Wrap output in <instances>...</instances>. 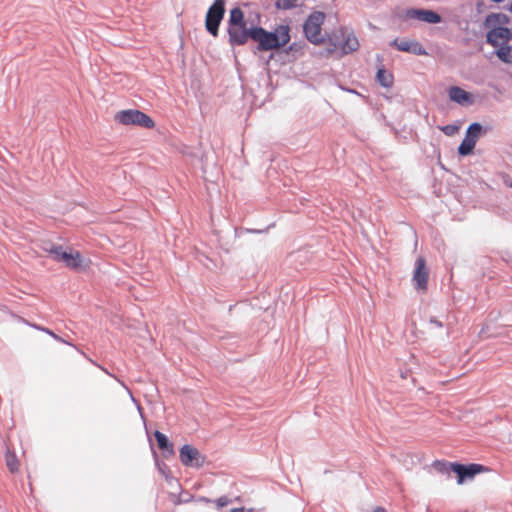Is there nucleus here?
<instances>
[{"instance_id": "obj_14", "label": "nucleus", "mask_w": 512, "mask_h": 512, "mask_svg": "<svg viewBox=\"0 0 512 512\" xmlns=\"http://www.w3.org/2000/svg\"><path fill=\"white\" fill-rule=\"evenodd\" d=\"M509 22V16L504 13H490L486 16L484 25L486 27H497V25L502 26L508 24Z\"/></svg>"}, {"instance_id": "obj_1", "label": "nucleus", "mask_w": 512, "mask_h": 512, "mask_svg": "<svg viewBox=\"0 0 512 512\" xmlns=\"http://www.w3.org/2000/svg\"><path fill=\"white\" fill-rule=\"evenodd\" d=\"M259 25L245 19L240 7H234L229 12L227 20L228 43L231 47L244 46L249 40L256 41Z\"/></svg>"}, {"instance_id": "obj_22", "label": "nucleus", "mask_w": 512, "mask_h": 512, "mask_svg": "<svg viewBox=\"0 0 512 512\" xmlns=\"http://www.w3.org/2000/svg\"><path fill=\"white\" fill-rule=\"evenodd\" d=\"M298 0H274V5L278 10H288L297 6Z\"/></svg>"}, {"instance_id": "obj_27", "label": "nucleus", "mask_w": 512, "mask_h": 512, "mask_svg": "<svg viewBox=\"0 0 512 512\" xmlns=\"http://www.w3.org/2000/svg\"><path fill=\"white\" fill-rule=\"evenodd\" d=\"M467 128H474V129H477V128H484L480 123L478 122H472L470 123Z\"/></svg>"}, {"instance_id": "obj_5", "label": "nucleus", "mask_w": 512, "mask_h": 512, "mask_svg": "<svg viewBox=\"0 0 512 512\" xmlns=\"http://www.w3.org/2000/svg\"><path fill=\"white\" fill-rule=\"evenodd\" d=\"M226 0H215L208 8L205 16V29L213 37L219 34V27L224 18Z\"/></svg>"}, {"instance_id": "obj_19", "label": "nucleus", "mask_w": 512, "mask_h": 512, "mask_svg": "<svg viewBox=\"0 0 512 512\" xmlns=\"http://www.w3.org/2000/svg\"><path fill=\"white\" fill-rule=\"evenodd\" d=\"M390 46L396 48L398 51H401V52H409L410 50V40H406V39H394L393 41L390 42Z\"/></svg>"}, {"instance_id": "obj_35", "label": "nucleus", "mask_w": 512, "mask_h": 512, "mask_svg": "<svg viewBox=\"0 0 512 512\" xmlns=\"http://www.w3.org/2000/svg\"><path fill=\"white\" fill-rule=\"evenodd\" d=\"M235 500H236V501H241V497H240V496H237V497L235 498Z\"/></svg>"}, {"instance_id": "obj_21", "label": "nucleus", "mask_w": 512, "mask_h": 512, "mask_svg": "<svg viewBox=\"0 0 512 512\" xmlns=\"http://www.w3.org/2000/svg\"><path fill=\"white\" fill-rule=\"evenodd\" d=\"M408 53H411V54H414L417 56H422V55L428 54L426 49L416 40H410V50Z\"/></svg>"}, {"instance_id": "obj_20", "label": "nucleus", "mask_w": 512, "mask_h": 512, "mask_svg": "<svg viewBox=\"0 0 512 512\" xmlns=\"http://www.w3.org/2000/svg\"><path fill=\"white\" fill-rule=\"evenodd\" d=\"M510 51H511V47L508 45H504V46H501L500 48H498V50L496 51V55L504 63H511L512 60L509 57Z\"/></svg>"}, {"instance_id": "obj_30", "label": "nucleus", "mask_w": 512, "mask_h": 512, "mask_svg": "<svg viewBox=\"0 0 512 512\" xmlns=\"http://www.w3.org/2000/svg\"><path fill=\"white\" fill-rule=\"evenodd\" d=\"M297 48H296V43H292L291 45L288 46V48L286 49L287 52H290V51H296Z\"/></svg>"}, {"instance_id": "obj_7", "label": "nucleus", "mask_w": 512, "mask_h": 512, "mask_svg": "<svg viewBox=\"0 0 512 512\" xmlns=\"http://www.w3.org/2000/svg\"><path fill=\"white\" fill-rule=\"evenodd\" d=\"M399 17L402 19H416L429 24H438L442 21L439 13L423 8H407Z\"/></svg>"}, {"instance_id": "obj_17", "label": "nucleus", "mask_w": 512, "mask_h": 512, "mask_svg": "<svg viewBox=\"0 0 512 512\" xmlns=\"http://www.w3.org/2000/svg\"><path fill=\"white\" fill-rule=\"evenodd\" d=\"M155 439L157 441L158 447L161 450L170 449L172 451V444L169 442L167 436L160 431H155L154 433Z\"/></svg>"}, {"instance_id": "obj_10", "label": "nucleus", "mask_w": 512, "mask_h": 512, "mask_svg": "<svg viewBox=\"0 0 512 512\" xmlns=\"http://www.w3.org/2000/svg\"><path fill=\"white\" fill-rule=\"evenodd\" d=\"M429 271L424 257L419 256L415 261V271L413 273V284L417 291L425 293L428 288Z\"/></svg>"}, {"instance_id": "obj_6", "label": "nucleus", "mask_w": 512, "mask_h": 512, "mask_svg": "<svg viewBox=\"0 0 512 512\" xmlns=\"http://www.w3.org/2000/svg\"><path fill=\"white\" fill-rule=\"evenodd\" d=\"M54 258L58 261L63 262L66 267L70 269H80L88 266L89 262H86L78 251H64L61 247H57L51 250Z\"/></svg>"}, {"instance_id": "obj_12", "label": "nucleus", "mask_w": 512, "mask_h": 512, "mask_svg": "<svg viewBox=\"0 0 512 512\" xmlns=\"http://www.w3.org/2000/svg\"><path fill=\"white\" fill-rule=\"evenodd\" d=\"M482 130H467L464 139L458 147V153L461 156H467L473 152V149L481 136Z\"/></svg>"}, {"instance_id": "obj_31", "label": "nucleus", "mask_w": 512, "mask_h": 512, "mask_svg": "<svg viewBox=\"0 0 512 512\" xmlns=\"http://www.w3.org/2000/svg\"><path fill=\"white\" fill-rule=\"evenodd\" d=\"M373 512H388L384 507L377 506Z\"/></svg>"}, {"instance_id": "obj_8", "label": "nucleus", "mask_w": 512, "mask_h": 512, "mask_svg": "<svg viewBox=\"0 0 512 512\" xmlns=\"http://www.w3.org/2000/svg\"><path fill=\"white\" fill-rule=\"evenodd\" d=\"M449 466L451 471L457 475V483L459 485L463 484L466 479H473L477 474L487 471L486 467L475 463L469 465L450 463Z\"/></svg>"}, {"instance_id": "obj_24", "label": "nucleus", "mask_w": 512, "mask_h": 512, "mask_svg": "<svg viewBox=\"0 0 512 512\" xmlns=\"http://www.w3.org/2000/svg\"><path fill=\"white\" fill-rule=\"evenodd\" d=\"M218 509H221L231 503L227 496H221L213 501Z\"/></svg>"}, {"instance_id": "obj_2", "label": "nucleus", "mask_w": 512, "mask_h": 512, "mask_svg": "<svg viewBox=\"0 0 512 512\" xmlns=\"http://www.w3.org/2000/svg\"><path fill=\"white\" fill-rule=\"evenodd\" d=\"M290 39V27L288 25H279L274 31H268L259 25L253 53L280 49L286 46Z\"/></svg>"}, {"instance_id": "obj_33", "label": "nucleus", "mask_w": 512, "mask_h": 512, "mask_svg": "<svg viewBox=\"0 0 512 512\" xmlns=\"http://www.w3.org/2000/svg\"><path fill=\"white\" fill-rule=\"evenodd\" d=\"M199 501L204 502V503H211L212 502V500H210L209 498H206V497H201L199 499Z\"/></svg>"}, {"instance_id": "obj_4", "label": "nucleus", "mask_w": 512, "mask_h": 512, "mask_svg": "<svg viewBox=\"0 0 512 512\" xmlns=\"http://www.w3.org/2000/svg\"><path fill=\"white\" fill-rule=\"evenodd\" d=\"M325 13L322 11L312 12L303 23V32L307 40L313 44H321L324 37L321 34L322 25L325 20Z\"/></svg>"}, {"instance_id": "obj_18", "label": "nucleus", "mask_w": 512, "mask_h": 512, "mask_svg": "<svg viewBox=\"0 0 512 512\" xmlns=\"http://www.w3.org/2000/svg\"><path fill=\"white\" fill-rule=\"evenodd\" d=\"M6 465L11 473H15L19 469V462L14 453L8 452L6 454Z\"/></svg>"}, {"instance_id": "obj_26", "label": "nucleus", "mask_w": 512, "mask_h": 512, "mask_svg": "<svg viewBox=\"0 0 512 512\" xmlns=\"http://www.w3.org/2000/svg\"><path fill=\"white\" fill-rule=\"evenodd\" d=\"M340 45V43L338 41H333L332 39H329V45L328 47L326 48V55H331L333 54L338 46Z\"/></svg>"}, {"instance_id": "obj_28", "label": "nucleus", "mask_w": 512, "mask_h": 512, "mask_svg": "<svg viewBox=\"0 0 512 512\" xmlns=\"http://www.w3.org/2000/svg\"><path fill=\"white\" fill-rule=\"evenodd\" d=\"M430 322H431L432 324H434V325H435L436 327H438V328H441V327H442V323H441L440 321H438L437 319H435V318H432V319L430 320Z\"/></svg>"}, {"instance_id": "obj_34", "label": "nucleus", "mask_w": 512, "mask_h": 512, "mask_svg": "<svg viewBox=\"0 0 512 512\" xmlns=\"http://www.w3.org/2000/svg\"><path fill=\"white\" fill-rule=\"evenodd\" d=\"M443 131H444L447 135H449V136H450V135H452V134H453V132H454L455 130L450 129V130H443Z\"/></svg>"}, {"instance_id": "obj_16", "label": "nucleus", "mask_w": 512, "mask_h": 512, "mask_svg": "<svg viewBox=\"0 0 512 512\" xmlns=\"http://www.w3.org/2000/svg\"><path fill=\"white\" fill-rule=\"evenodd\" d=\"M359 47L358 39L354 35H347L346 39L341 43L343 54H349L356 51Z\"/></svg>"}, {"instance_id": "obj_13", "label": "nucleus", "mask_w": 512, "mask_h": 512, "mask_svg": "<svg viewBox=\"0 0 512 512\" xmlns=\"http://www.w3.org/2000/svg\"><path fill=\"white\" fill-rule=\"evenodd\" d=\"M498 38L509 41L512 38L511 30L503 26L494 27L487 33L486 42L493 47H498Z\"/></svg>"}, {"instance_id": "obj_3", "label": "nucleus", "mask_w": 512, "mask_h": 512, "mask_svg": "<svg viewBox=\"0 0 512 512\" xmlns=\"http://www.w3.org/2000/svg\"><path fill=\"white\" fill-rule=\"evenodd\" d=\"M114 120L123 126H139L142 128H154L153 119L138 109L120 110L114 115Z\"/></svg>"}, {"instance_id": "obj_23", "label": "nucleus", "mask_w": 512, "mask_h": 512, "mask_svg": "<svg viewBox=\"0 0 512 512\" xmlns=\"http://www.w3.org/2000/svg\"><path fill=\"white\" fill-rule=\"evenodd\" d=\"M450 463L444 462V461H435L433 466L435 469L441 473H449L451 471V468L449 466Z\"/></svg>"}, {"instance_id": "obj_25", "label": "nucleus", "mask_w": 512, "mask_h": 512, "mask_svg": "<svg viewBox=\"0 0 512 512\" xmlns=\"http://www.w3.org/2000/svg\"><path fill=\"white\" fill-rule=\"evenodd\" d=\"M38 329H40L41 331L47 333L48 335H50L51 337H53L56 341H59V342H63L65 344H69L70 343L67 341V340H64L63 338H61L60 336H58L57 334H55L53 331H51L50 329L48 328H44V327H37Z\"/></svg>"}, {"instance_id": "obj_11", "label": "nucleus", "mask_w": 512, "mask_h": 512, "mask_svg": "<svg viewBox=\"0 0 512 512\" xmlns=\"http://www.w3.org/2000/svg\"><path fill=\"white\" fill-rule=\"evenodd\" d=\"M448 96L452 102L463 107L471 106L474 103V96L459 86H451L448 89Z\"/></svg>"}, {"instance_id": "obj_9", "label": "nucleus", "mask_w": 512, "mask_h": 512, "mask_svg": "<svg viewBox=\"0 0 512 512\" xmlns=\"http://www.w3.org/2000/svg\"><path fill=\"white\" fill-rule=\"evenodd\" d=\"M179 458L184 466L194 468L202 467L206 460L205 456L202 455L197 448L188 444L181 447Z\"/></svg>"}, {"instance_id": "obj_29", "label": "nucleus", "mask_w": 512, "mask_h": 512, "mask_svg": "<svg viewBox=\"0 0 512 512\" xmlns=\"http://www.w3.org/2000/svg\"><path fill=\"white\" fill-rule=\"evenodd\" d=\"M436 128H445V129H448V128H459L457 125L455 124H447V125H444V126H440L438 125Z\"/></svg>"}, {"instance_id": "obj_32", "label": "nucleus", "mask_w": 512, "mask_h": 512, "mask_svg": "<svg viewBox=\"0 0 512 512\" xmlns=\"http://www.w3.org/2000/svg\"><path fill=\"white\" fill-rule=\"evenodd\" d=\"M245 511V508L244 507H239V508H233L231 509V512H244Z\"/></svg>"}, {"instance_id": "obj_15", "label": "nucleus", "mask_w": 512, "mask_h": 512, "mask_svg": "<svg viewBox=\"0 0 512 512\" xmlns=\"http://www.w3.org/2000/svg\"><path fill=\"white\" fill-rule=\"evenodd\" d=\"M376 81L384 88H390L394 83V76L391 72L381 67L376 72Z\"/></svg>"}]
</instances>
